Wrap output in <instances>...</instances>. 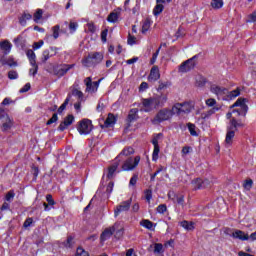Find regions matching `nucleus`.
I'll return each instance as SVG.
<instances>
[{"label":"nucleus","instance_id":"69168bd1","mask_svg":"<svg viewBox=\"0 0 256 256\" xmlns=\"http://www.w3.org/2000/svg\"><path fill=\"white\" fill-rule=\"evenodd\" d=\"M43 45H44L43 40H40L38 42H34L33 49L34 50L41 49V47H43Z\"/></svg>","mask_w":256,"mask_h":256},{"label":"nucleus","instance_id":"de8ad7c7","mask_svg":"<svg viewBox=\"0 0 256 256\" xmlns=\"http://www.w3.org/2000/svg\"><path fill=\"white\" fill-rule=\"evenodd\" d=\"M72 245H75V237L68 236L67 240L64 242V246L71 247Z\"/></svg>","mask_w":256,"mask_h":256},{"label":"nucleus","instance_id":"b1692460","mask_svg":"<svg viewBox=\"0 0 256 256\" xmlns=\"http://www.w3.org/2000/svg\"><path fill=\"white\" fill-rule=\"evenodd\" d=\"M11 127H13V120H11V118L8 116V117L4 118V120H2L1 130L3 132L9 131V129H11Z\"/></svg>","mask_w":256,"mask_h":256},{"label":"nucleus","instance_id":"72a5a7b5","mask_svg":"<svg viewBox=\"0 0 256 256\" xmlns=\"http://www.w3.org/2000/svg\"><path fill=\"white\" fill-rule=\"evenodd\" d=\"M241 95V90L239 88L232 90V91H228V93L226 94V96L228 97V99H235V97H239Z\"/></svg>","mask_w":256,"mask_h":256},{"label":"nucleus","instance_id":"e2e57ef3","mask_svg":"<svg viewBox=\"0 0 256 256\" xmlns=\"http://www.w3.org/2000/svg\"><path fill=\"white\" fill-rule=\"evenodd\" d=\"M206 105L208 107H215V105H217V100H215L214 98L207 99Z\"/></svg>","mask_w":256,"mask_h":256},{"label":"nucleus","instance_id":"aec40b11","mask_svg":"<svg viewBox=\"0 0 256 256\" xmlns=\"http://www.w3.org/2000/svg\"><path fill=\"white\" fill-rule=\"evenodd\" d=\"M119 158H115L114 163L108 168V179H113V175H115V171H117V168L119 167Z\"/></svg>","mask_w":256,"mask_h":256},{"label":"nucleus","instance_id":"39448f33","mask_svg":"<svg viewBox=\"0 0 256 256\" xmlns=\"http://www.w3.org/2000/svg\"><path fill=\"white\" fill-rule=\"evenodd\" d=\"M233 107H239L237 109L233 110V113H237V116H242L245 117L247 115V110L249 109L246 105H245V99L240 98L238 99L232 106Z\"/></svg>","mask_w":256,"mask_h":256},{"label":"nucleus","instance_id":"393cba45","mask_svg":"<svg viewBox=\"0 0 256 256\" xmlns=\"http://www.w3.org/2000/svg\"><path fill=\"white\" fill-rule=\"evenodd\" d=\"M113 233H115L113 226L106 228L100 236L101 241H107V239H110V237L113 235Z\"/></svg>","mask_w":256,"mask_h":256},{"label":"nucleus","instance_id":"4d7b16f0","mask_svg":"<svg viewBox=\"0 0 256 256\" xmlns=\"http://www.w3.org/2000/svg\"><path fill=\"white\" fill-rule=\"evenodd\" d=\"M163 252V244L156 243L154 244V253H162Z\"/></svg>","mask_w":256,"mask_h":256},{"label":"nucleus","instance_id":"473e14b6","mask_svg":"<svg viewBox=\"0 0 256 256\" xmlns=\"http://www.w3.org/2000/svg\"><path fill=\"white\" fill-rule=\"evenodd\" d=\"M172 200L174 201V203H177L178 205H181L183 207V205H185V196L178 194L175 195L174 198H172Z\"/></svg>","mask_w":256,"mask_h":256},{"label":"nucleus","instance_id":"dca6fc26","mask_svg":"<svg viewBox=\"0 0 256 256\" xmlns=\"http://www.w3.org/2000/svg\"><path fill=\"white\" fill-rule=\"evenodd\" d=\"M12 47L13 44H11L9 40L0 42V55H9V53H11Z\"/></svg>","mask_w":256,"mask_h":256},{"label":"nucleus","instance_id":"c03bdc74","mask_svg":"<svg viewBox=\"0 0 256 256\" xmlns=\"http://www.w3.org/2000/svg\"><path fill=\"white\" fill-rule=\"evenodd\" d=\"M43 17V10L38 9L36 13H34V21L35 23H39L40 19Z\"/></svg>","mask_w":256,"mask_h":256},{"label":"nucleus","instance_id":"0eeeda50","mask_svg":"<svg viewBox=\"0 0 256 256\" xmlns=\"http://www.w3.org/2000/svg\"><path fill=\"white\" fill-rule=\"evenodd\" d=\"M172 111L174 112V115H181V113H191V108L187 103H176L172 107Z\"/></svg>","mask_w":256,"mask_h":256},{"label":"nucleus","instance_id":"7c9ffc66","mask_svg":"<svg viewBox=\"0 0 256 256\" xmlns=\"http://www.w3.org/2000/svg\"><path fill=\"white\" fill-rule=\"evenodd\" d=\"M181 227H183L184 229H186L187 231H193L195 229V223L193 222H189V221H182L180 223Z\"/></svg>","mask_w":256,"mask_h":256},{"label":"nucleus","instance_id":"79ce46f5","mask_svg":"<svg viewBox=\"0 0 256 256\" xmlns=\"http://www.w3.org/2000/svg\"><path fill=\"white\" fill-rule=\"evenodd\" d=\"M72 95L74 97H77L78 101H83V92L78 89L72 90Z\"/></svg>","mask_w":256,"mask_h":256},{"label":"nucleus","instance_id":"774afa93","mask_svg":"<svg viewBox=\"0 0 256 256\" xmlns=\"http://www.w3.org/2000/svg\"><path fill=\"white\" fill-rule=\"evenodd\" d=\"M31 89V83H26L23 88L20 89V93H27Z\"/></svg>","mask_w":256,"mask_h":256},{"label":"nucleus","instance_id":"a878e982","mask_svg":"<svg viewBox=\"0 0 256 256\" xmlns=\"http://www.w3.org/2000/svg\"><path fill=\"white\" fill-rule=\"evenodd\" d=\"M31 19H33V16L29 13L24 12L22 16L19 18V23L20 25L25 27L27 25V21H31Z\"/></svg>","mask_w":256,"mask_h":256},{"label":"nucleus","instance_id":"c756f323","mask_svg":"<svg viewBox=\"0 0 256 256\" xmlns=\"http://www.w3.org/2000/svg\"><path fill=\"white\" fill-rule=\"evenodd\" d=\"M230 125H231L230 127H232L233 131H237L238 127H245V124H243V122L237 121V119H235V118H232L230 120Z\"/></svg>","mask_w":256,"mask_h":256},{"label":"nucleus","instance_id":"2f4dec72","mask_svg":"<svg viewBox=\"0 0 256 256\" xmlns=\"http://www.w3.org/2000/svg\"><path fill=\"white\" fill-rule=\"evenodd\" d=\"M69 101H71V94H68L67 98L65 99L64 103L58 108V114L61 115L64 109H67V105H69Z\"/></svg>","mask_w":256,"mask_h":256},{"label":"nucleus","instance_id":"09e8293b","mask_svg":"<svg viewBox=\"0 0 256 256\" xmlns=\"http://www.w3.org/2000/svg\"><path fill=\"white\" fill-rule=\"evenodd\" d=\"M77 27H79V24L77 22L70 21L69 23L70 33H75L77 31Z\"/></svg>","mask_w":256,"mask_h":256},{"label":"nucleus","instance_id":"052dcab7","mask_svg":"<svg viewBox=\"0 0 256 256\" xmlns=\"http://www.w3.org/2000/svg\"><path fill=\"white\" fill-rule=\"evenodd\" d=\"M157 213H165V211H167V205L165 204H160L157 208H156Z\"/></svg>","mask_w":256,"mask_h":256},{"label":"nucleus","instance_id":"f704fd0d","mask_svg":"<svg viewBox=\"0 0 256 256\" xmlns=\"http://www.w3.org/2000/svg\"><path fill=\"white\" fill-rule=\"evenodd\" d=\"M149 29H151V21L149 19H146L142 24L141 32L143 33V35H145V33L149 31Z\"/></svg>","mask_w":256,"mask_h":256},{"label":"nucleus","instance_id":"4c0bfd02","mask_svg":"<svg viewBox=\"0 0 256 256\" xmlns=\"http://www.w3.org/2000/svg\"><path fill=\"white\" fill-rule=\"evenodd\" d=\"M117 19H119V15L115 12H112L109 14L107 21H109V23H117Z\"/></svg>","mask_w":256,"mask_h":256},{"label":"nucleus","instance_id":"2eb2a0df","mask_svg":"<svg viewBox=\"0 0 256 256\" xmlns=\"http://www.w3.org/2000/svg\"><path fill=\"white\" fill-rule=\"evenodd\" d=\"M50 50L52 51L53 54H51V52L48 49L42 52V57H41L42 63H47V61H49L51 57H54V55H57V51H58L57 47H50Z\"/></svg>","mask_w":256,"mask_h":256},{"label":"nucleus","instance_id":"5701e85b","mask_svg":"<svg viewBox=\"0 0 256 256\" xmlns=\"http://www.w3.org/2000/svg\"><path fill=\"white\" fill-rule=\"evenodd\" d=\"M234 137H235V130H233V127H228V130L226 133V139H225L226 145H231L233 143Z\"/></svg>","mask_w":256,"mask_h":256},{"label":"nucleus","instance_id":"ddd939ff","mask_svg":"<svg viewBox=\"0 0 256 256\" xmlns=\"http://www.w3.org/2000/svg\"><path fill=\"white\" fill-rule=\"evenodd\" d=\"M129 209H131V199L124 201L120 205H118L116 207V209L114 210V215H115V217H118L119 213L129 211Z\"/></svg>","mask_w":256,"mask_h":256},{"label":"nucleus","instance_id":"4468645a","mask_svg":"<svg viewBox=\"0 0 256 256\" xmlns=\"http://www.w3.org/2000/svg\"><path fill=\"white\" fill-rule=\"evenodd\" d=\"M73 121H75V117L72 114H69L58 126V131H64L65 129H67V127L73 125Z\"/></svg>","mask_w":256,"mask_h":256},{"label":"nucleus","instance_id":"9d476101","mask_svg":"<svg viewBox=\"0 0 256 256\" xmlns=\"http://www.w3.org/2000/svg\"><path fill=\"white\" fill-rule=\"evenodd\" d=\"M84 83L86 85V93H95L99 89V81L93 82L91 77L85 78Z\"/></svg>","mask_w":256,"mask_h":256},{"label":"nucleus","instance_id":"20e7f679","mask_svg":"<svg viewBox=\"0 0 256 256\" xmlns=\"http://www.w3.org/2000/svg\"><path fill=\"white\" fill-rule=\"evenodd\" d=\"M77 130L80 135H89L93 131V123L89 119H83L78 123Z\"/></svg>","mask_w":256,"mask_h":256},{"label":"nucleus","instance_id":"49530a36","mask_svg":"<svg viewBox=\"0 0 256 256\" xmlns=\"http://www.w3.org/2000/svg\"><path fill=\"white\" fill-rule=\"evenodd\" d=\"M187 127L190 132V135H192V137H197V131H195V124L188 123Z\"/></svg>","mask_w":256,"mask_h":256},{"label":"nucleus","instance_id":"412c9836","mask_svg":"<svg viewBox=\"0 0 256 256\" xmlns=\"http://www.w3.org/2000/svg\"><path fill=\"white\" fill-rule=\"evenodd\" d=\"M115 123H117V117H115V115L109 113L108 117L104 121V125H102V127H106V128L113 127V125H115Z\"/></svg>","mask_w":256,"mask_h":256},{"label":"nucleus","instance_id":"5fc2aeb1","mask_svg":"<svg viewBox=\"0 0 256 256\" xmlns=\"http://www.w3.org/2000/svg\"><path fill=\"white\" fill-rule=\"evenodd\" d=\"M59 117L57 116V113H54L51 117V119H49L46 123V125H53V123H57Z\"/></svg>","mask_w":256,"mask_h":256},{"label":"nucleus","instance_id":"f8f14e48","mask_svg":"<svg viewBox=\"0 0 256 256\" xmlns=\"http://www.w3.org/2000/svg\"><path fill=\"white\" fill-rule=\"evenodd\" d=\"M142 110L145 111V113H149L153 111L154 109H157L155 106V100L152 98H146L142 100Z\"/></svg>","mask_w":256,"mask_h":256},{"label":"nucleus","instance_id":"13d9d810","mask_svg":"<svg viewBox=\"0 0 256 256\" xmlns=\"http://www.w3.org/2000/svg\"><path fill=\"white\" fill-rule=\"evenodd\" d=\"M153 198V192L151 190L145 191V199L148 203H151V199Z\"/></svg>","mask_w":256,"mask_h":256},{"label":"nucleus","instance_id":"e433bc0d","mask_svg":"<svg viewBox=\"0 0 256 256\" xmlns=\"http://www.w3.org/2000/svg\"><path fill=\"white\" fill-rule=\"evenodd\" d=\"M140 225L145 227V229H149V231L153 229V222H151V220H142Z\"/></svg>","mask_w":256,"mask_h":256},{"label":"nucleus","instance_id":"338daca9","mask_svg":"<svg viewBox=\"0 0 256 256\" xmlns=\"http://www.w3.org/2000/svg\"><path fill=\"white\" fill-rule=\"evenodd\" d=\"M107 33H108L107 29H105L101 32V41H102V43H107Z\"/></svg>","mask_w":256,"mask_h":256},{"label":"nucleus","instance_id":"ea45409f","mask_svg":"<svg viewBox=\"0 0 256 256\" xmlns=\"http://www.w3.org/2000/svg\"><path fill=\"white\" fill-rule=\"evenodd\" d=\"M60 29H61V26H59V25H55V26L52 27V32H53L52 37H53V39H59Z\"/></svg>","mask_w":256,"mask_h":256},{"label":"nucleus","instance_id":"6ab92c4d","mask_svg":"<svg viewBox=\"0 0 256 256\" xmlns=\"http://www.w3.org/2000/svg\"><path fill=\"white\" fill-rule=\"evenodd\" d=\"M113 229L115 233V238L121 239V237H123V234L125 233V229L123 228V225H121V223H115L113 225Z\"/></svg>","mask_w":256,"mask_h":256},{"label":"nucleus","instance_id":"3c124183","mask_svg":"<svg viewBox=\"0 0 256 256\" xmlns=\"http://www.w3.org/2000/svg\"><path fill=\"white\" fill-rule=\"evenodd\" d=\"M75 256H89V252L85 251V249L81 247H78Z\"/></svg>","mask_w":256,"mask_h":256},{"label":"nucleus","instance_id":"f03ea898","mask_svg":"<svg viewBox=\"0 0 256 256\" xmlns=\"http://www.w3.org/2000/svg\"><path fill=\"white\" fill-rule=\"evenodd\" d=\"M103 61V53L93 52L88 55L87 58L83 60V65L85 67H93V65H99Z\"/></svg>","mask_w":256,"mask_h":256},{"label":"nucleus","instance_id":"6e6d98bb","mask_svg":"<svg viewBox=\"0 0 256 256\" xmlns=\"http://www.w3.org/2000/svg\"><path fill=\"white\" fill-rule=\"evenodd\" d=\"M169 85H170L169 82L160 81L157 90L158 91H163V90L167 89V87H169Z\"/></svg>","mask_w":256,"mask_h":256},{"label":"nucleus","instance_id":"f3484780","mask_svg":"<svg viewBox=\"0 0 256 256\" xmlns=\"http://www.w3.org/2000/svg\"><path fill=\"white\" fill-rule=\"evenodd\" d=\"M161 74L159 73V67L153 66L150 70V74L148 76V81L151 83H155V81H159Z\"/></svg>","mask_w":256,"mask_h":256},{"label":"nucleus","instance_id":"a18cd8bd","mask_svg":"<svg viewBox=\"0 0 256 256\" xmlns=\"http://www.w3.org/2000/svg\"><path fill=\"white\" fill-rule=\"evenodd\" d=\"M32 68H30L29 70V75H32L33 77H35V75H37V71H39V65H37V63L31 64Z\"/></svg>","mask_w":256,"mask_h":256},{"label":"nucleus","instance_id":"a211bd4d","mask_svg":"<svg viewBox=\"0 0 256 256\" xmlns=\"http://www.w3.org/2000/svg\"><path fill=\"white\" fill-rule=\"evenodd\" d=\"M152 98L154 99V105L156 106V109H159V107H165V103L168 101L167 95H159Z\"/></svg>","mask_w":256,"mask_h":256},{"label":"nucleus","instance_id":"58836bf2","mask_svg":"<svg viewBox=\"0 0 256 256\" xmlns=\"http://www.w3.org/2000/svg\"><path fill=\"white\" fill-rule=\"evenodd\" d=\"M163 9H164L163 4L157 3V5L155 6V8L153 10L154 15L155 16L161 15V13H163Z\"/></svg>","mask_w":256,"mask_h":256},{"label":"nucleus","instance_id":"a19ab883","mask_svg":"<svg viewBox=\"0 0 256 256\" xmlns=\"http://www.w3.org/2000/svg\"><path fill=\"white\" fill-rule=\"evenodd\" d=\"M163 137L162 133L155 134L153 139H152V144L154 147H159V139Z\"/></svg>","mask_w":256,"mask_h":256},{"label":"nucleus","instance_id":"bf43d9fd","mask_svg":"<svg viewBox=\"0 0 256 256\" xmlns=\"http://www.w3.org/2000/svg\"><path fill=\"white\" fill-rule=\"evenodd\" d=\"M137 43V37L128 34V45H135Z\"/></svg>","mask_w":256,"mask_h":256},{"label":"nucleus","instance_id":"1a4fd4ad","mask_svg":"<svg viewBox=\"0 0 256 256\" xmlns=\"http://www.w3.org/2000/svg\"><path fill=\"white\" fill-rule=\"evenodd\" d=\"M74 67L75 64H62L54 70V75L57 77H63L64 75H67V72Z\"/></svg>","mask_w":256,"mask_h":256},{"label":"nucleus","instance_id":"37998d69","mask_svg":"<svg viewBox=\"0 0 256 256\" xmlns=\"http://www.w3.org/2000/svg\"><path fill=\"white\" fill-rule=\"evenodd\" d=\"M137 109H132L130 110L129 114H128V120L131 121H135L137 119Z\"/></svg>","mask_w":256,"mask_h":256},{"label":"nucleus","instance_id":"423d86ee","mask_svg":"<svg viewBox=\"0 0 256 256\" xmlns=\"http://www.w3.org/2000/svg\"><path fill=\"white\" fill-rule=\"evenodd\" d=\"M139 161H141L140 156H136L134 159L129 157L127 160L124 161L122 165V171H133L137 165H139Z\"/></svg>","mask_w":256,"mask_h":256},{"label":"nucleus","instance_id":"603ef678","mask_svg":"<svg viewBox=\"0 0 256 256\" xmlns=\"http://www.w3.org/2000/svg\"><path fill=\"white\" fill-rule=\"evenodd\" d=\"M255 22H256V11L248 15V18L246 20V23H255Z\"/></svg>","mask_w":256,"mask_h":256},{"label":"nucleus","instance_id":"cd10ccee","mask_svg":"<svg viewBox=\"0 0 256 256\" xmlns=\"http://www.w3.org/2000/svg\"><path fill=\"white\" fill-rule=\"evenodd\" d=\"M26 55L29 59L30 65H35V63H37V56L35 55V52L32 49L27 50Z\"/></svg>","mask_w":256,"mask_h":256},{"label":"nucleus","instance_id":"6e6552de","mask_svg":"<svg viewBox=\"0 0 256 256\" xmlns=\"http://www.w3.org/2000/svg\"><path fill=\"white\" fill-rule=\"evenodd\" d=\"M210 91H211V93H214V95H216L218 97V99H224L225 95H227L229 93V90H227V88L221 87V86H218L215 84H213L210 87Z\"/></svg>","mask_w":256,"mask_h":256},{"label":"nucleus","instance_id":"680f3d73","mask_svg":"<svg viewBox=\"0 0 256 256\" xmlns=\"http://www.w3.org/2000/svg\"><path fill=\"white\" fill-rule=\"evenodd\" d=\"M46 201L50 207H53L55 205V200H53V196L51 194L46 195Z\"/></svg>","mask_w":256,"mask_h":256},{"label":"nucleus","instance_id":"864d4df0","mask_svg":"<svg viewBox=\"0 0 256 256\" xmlns=\"http://www.w3.org/2000/svg\"><path fill=\"white\" fill-rule=\"evenodd\" d=\"M159 146H154V151H153V154H152V159L153 161H157V159H159Z\"/></svg>","mask_w":256,"mask_h":256},{"label":"nucleus","instance_id":"7ed1b4c3","mask_svg":"<svg viewBox=\"0 0 256 256\" xmlns=\"http://www.w3.org/2000/svg\"><path fill=\"white\" fill-rule=\"evenodd\" d=\"M198 58L197 55L193 56L192 58L184 61L179 67H178V73H189V71H192V69H195V65H197V62L195 61Z\"/></svg>","mask_w":256,"mask_h":256},{"label":"nucleus","instance_id":"9b49d317","mask_svg":"<svg viewBox=\"0 0 256 256\" xmlns=\"http://www.w3.org/2000/svg\"><path fill=\"white\" fill-rule=\"evenodd\" d=\"M192 185L195 191H197V189H207V187H211V181L207 179L203 180L201 178H196L192 181Z\"/></svg>","mask_w":256,"mask_h":256},{"label":"nucleus","instance_id":"8fccbe9b","mask_svg":"<svg viewBox=\"0 0 256 256\" xmlns=\"http://www.w3.org/2000/svg\"><path fill=\"white\" fill-rule=\"evenodd\" d=\"M86 27H87L89 33H95V31H97V26H95V24L93 22L87 23Z\"/></svg>","mask_w":256,"mask_h":256},{"label":"nucleus","instance_id":"c9c22d12","mask_svg":"<svg viewBox=\"0 0 256 256\" xmlns=\"http://www.w3.org/2000/svg\"><path fill=\"white\" fill-rule=\"evenodd\" d=\"M210 5L212 9H221L223 7V0H212Z\"/></svg>","mask_w":256,"mask_h":256},{"label":"nucleus","instance_id":"f257e3e1","mask_svg":"<svg viewBox=\"0 0 256 256\" xmlns=\"http://www.w3.org/2000/svg\"><path fill=\"white\" fill-rule=\"evenodd\" d=\"M173 108H163L157 112L155 117L152 119L153 125H159V123H163L164 121H169L174 116Z\"/></svg>","mask_w":256,"mask_h":256},{"label":"nucleus","instance_id":"0e129e2a","mask_svg":"<svg viewBox=\"0 0 256 256\" xmlns=\"http://www.w3.org/2000/svg\"><path fill=\"white\" fill-rule=\"evenodd\" d=\"M14 198H15V192L9 191L6 194V201L11 202V201H13Z\"/></svg>","mask_w":256,"mask_h":256},{"label":"nucleus","instance_id":"4be33fe9","mask_svg":"<svg viewBox=\"0 0 256 256\" xmlns=\"http://www.w3.org/2000/svg\"><path fill=\"white\" fill-rule=\"evenodd\" d=\"M234 239H240V241H249V235L241 230H236L232 233Z\"/></svg>","mask_w":256,"mask_h":256},{"label":"nucleus","instance_id":"bb28decb","mask_svg":"<svg viewBox=\"0 0 256 256\" xmlns=\"http://www.w3.org/2000/svg\"><path fill=\"white\" fill-rule=\"evenodd\" d=\"M133 153H135V150L133 149V147H126L120 152V154L118 155V157H116V159H118L119 161L120 157H123V155L125 157H129V155H133Z\"/></svg>","mask_w":256,"mask_h":256},{"label":"nucleus","instance_id":"c85d7f7f","mask_svg":"<svg viewBox=\"0 0 256 256\" xmlns=\"http://www.w3.org/2000/svg\"><path fill=\"white\" fill-rule=\"evenodd\" d=\"M216 111H219V108L213 107L212 109H210V110H208L206 112L201 113L200 117H201V119H204V120L205 119H209V117H211V115H214V113Z\"/></svg>","mask_w":256,"mask_h":256}]
</instances>
